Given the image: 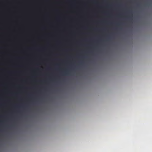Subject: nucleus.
I'll list each match as a JSON object with an SVG mask.
<instances>
[{
    "instance_id": "nucleus-1",
    "label": "nucleus",
    "mask_w": 152,
    "mask_h": 152,
    "mask_svg": "<svg viewBox=\"0 0 152 152\" xmlns=\"http://www.w3.org/2000/svg\"><path fill=\"white\" fill-rule=\"evenodd\" d=\"M64 73L66 75H69V73L68 71H66L65 72H64Z\"/></svg>"
},
{
    "instance_id": "nucleus-2",
    "label": "nucleus",
    "mask_w": 152,
    "mask_h": 152,
    "mask_svg": "<svg viewBox=\"0 0 152 152\" xmlns=\"http://www.w3.org/2000/svg\"><path fill=\"white\" fill-rule=\"evenodd\" d=\"M129 18H131V17H129Z\"/></svg>"
}]
</instances>
